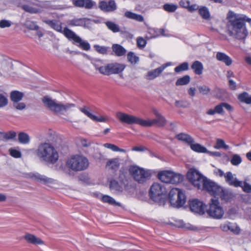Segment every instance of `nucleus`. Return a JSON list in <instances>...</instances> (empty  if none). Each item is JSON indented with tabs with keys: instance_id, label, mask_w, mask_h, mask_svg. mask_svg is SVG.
Returning a JSON list of instances; mask_svg holds the SVG:
<instances>
[{
	"instance_id": "1",
	"label": "nucleus",
	"mask_w": 251,
	"mask_h": 251,
	"mask_svg": "<svg viewBox=\"0 0 251 251\" xmlns=\"http://www.w3.org/2000/svg\"><path fill=\"white\" fill-rule=\"evenodd\" d=\"M187 177L195 187L198 189L206 190L215 197L222 191V187L220 186L207 179L195 168H190L188 170Z\"/></svg>"
},
{
	"instance_id": "2",
	"label": "nucleus",
	"mask_w": 251,
	"mask_h": 251,
	"mask_svg": "<svg viewBox=\"0 0 251 251\" xmlns=\"http://www.w3.org/2000/svg\"><path fill=\"white\" fill-rule=\"evenodd\" d=\"M243 14L229 11L226 15V27L230 36L241 40H245L248 31L244 23Z\"/></svg>"
},
{
	"instance_id": "3",
	"label": "nucleus",
	"mask_w": 251,
	"mask_h": 251,
	"mask_svg": "<svg viewBox=\"0 0 251 251\" xmlns=\"http://www.w3.org/2000/svg\"><path fill=\"white\" fill-rule=\"evenodd\" d=\"M43 22L56 31L63 33L69 41H72L73 44L79 48L85 51L90 50V44L87 41L82 39L75 32L67 27H65L64 29H62L61 23L60 21L45 20Z\"/></svg>"
},
{
	"instance_id": "4",
	"label": "nucleus",
	"mask_w": 251,
	"mask_h": 251,
	"mask_svg": "<svg viewBox=\"0 0 251 251\" xmlns=\"http://www.w3.org/2000/svg\"><path fill=\"white\" fill-rule=\"evenodd\" d=\"M35 152L40 161L50 164H55L59 157L57 150L53 145L50 143H40Z\"/></svg>"
},
{
	"instance_id": "5",
	"label": "nucleus",
	"mask_w": 251,
	"mask_h": 251,
	"mask_svg": "<svg viewBox=\"0 0 251 251\" xmlns=\"http://www.w3.org/2000/svg\"><path fill=\"white\" fill-rule=\"evenodd\" d=\"M92 64L100 74L105 75L120 74L126 68V65L123 63L112 62L105 64L102 60L100 59L93 60Z\"/></svg>"
},
{
	"instance_id": "6",
	"label": "nucleus",
	"mask_w": 251,
	"mask_h": 251,
	"mask_svg": "<svg viewBox=\"0 0 251 251\" xmlns=\"http://www.w3.org/2000/svg\"><path fill=\"white\" fill-rule=\"evenodd\" d=\"M42 101L46 107L55 113L64 114L73 110L75 107L74 103L58 102L55 100L48 96L44 97L42 99Z\"/></svg>"
},
{
	"instance_id": "7",
	"label": "nucleus",
	"mask_w": 251,
	"mask_h": 251,
	"mask_svg": "<svg viewBox=\"0 0 251 251\" xmlns=\"http://www.w3.org/2000/svg\"><path fill=\"white\" fill-rule=\"evenodd\" d=\"M66 166L74 172H81L88 168L89 161L86 157L82 155H73L66 160Z\"/></svg>"
},
{
	"instance_id": "8",
	"label": "nucleus",
	"mask_w": 251,
	"mask_h": 251,
	"mask_svg": "<svg viewBox=\"0 0 251 251\" xmlns=\"http://www.w3.org/2000/svg\"><path fill=\"white\" fill-rule=\"evenodd\" d=\"M169 198L171 205L174 207H180L186 202L185 194L177 188H173L171 190Z\"/></svg>"
},
{
	"instance_id": "9",
	"label": "nucleus",
	"mask_w": 251,
	"mask_h": 251,
	"mask_svg": "<svg viewBox=\"0 0 251 251\" xmlns=\"http://www.w3.org/2000/svg\"><path fill=\"white\" fill-rule=\"evenodd\" d=\"M129 174L134 179L140 183H143L151 176L150 171L140 168L137 166H131L129 168Z\"/></svg>"
},
{
	"instance_id": "10",
	"label": "nucleus",
	"mask_w": 251,
	"mask_h": 251,
	"mask_svg": "<svg viewBox=\"0 0 251 251\" xmlns=\"http://www.w3.org/2000/svg\"><path fill=\"white\" fill-rule=\"evenodd\" d=\"M158 177L162 182L166 183L177 184L183 180L182 175L170 171H163L159 173Z\"/></svg>"
},
{
	"instance_id": "11",
	"label": "nucleus",
	"mask_w": 251,
	"mask_h": 251,
	"mask_svg": "<svg viewBox=\"0 0 251 251\" xmlns=\"http://www.w3.org/2000/svg\"><path fill=\"white\" fill-rule=\"evenodd\" d=\"M206 212L210 217L215 219H220L224 215V210L219 201L214 199L211 200L209 207Z\"/></svg>"
},
{
	"instance_id": "12",
	"label": "nucleus",
	"mask_w": 251,
	"mask_h": 251,
	"mask_svg": "<svg viewBox=\"0 0 251 251\" xmlns=\"http://www.w3.org/2000/svg\"><path fill=\"white\" fill-rule=\"evenodd\" d=\"M117 118L123 124L128 125L137 124L143 126V119L122 112H117Z\"/></svg>"
},
{
	"instance_id": "13",
	"label": "nucleus",
	"mask_w": 251,
	"mask_h": 251,
	"mask_svg": "<svg viewBox=\"0 0 251 251\" xmlns=\"http://www.w3.org/2000/svg\"><path fill=\"white\" fill-rule=\"evenodd\" d=\"M153 113L155 116L156 118L150 120H143V126L149 127L154 125L158 126H164L166 123V120L156 109H153Z\"/></svg>"
},
{
	"instance_id": "14",
	"label": "nucleus",
	"mask_w": 251,
	"mask_h": 251,
	"mask_svg": "<svg viewBox=\"0 0 251 251\" xmlns=\"http://www.w3.org/2000/svg\"><path fill=\"white\" fill-rule=\"evenodd\" d=\"M166 193L167 191L164 186L158 183H154L150 188V196L154 201L159 200L160 197Z\"/></svg>"
},
{
	"instance_id": "15",
	"label": "nucleus",
	"mask_w": 251,
	"mask_h": 251,
	"mask_svg": "<svg viewBox=\"0 0 251 251\" xmlns=\"http://www.w3.org/2000/svg\"><path fill=\"white\" fill-rule=\"evenodd\" d=\"M16 3L19 7H21L25 11L30 13H37L39 9L33 8L32 5L38 4L37 0H16Z\"/></svg>"
},
{
	"instance_id": "16",
	"label": "nucleus",
	"mask_w": 251,
	"mask_h": 251,
	"mask_svg": "<svg viewBox=\"0 0 251 251\" xmlns=\"http://www.w3.org/2000/svg\"><path fill=\"white\" fill-rule=\"evenodd\" d=\"M189 207L191 211L200 215L204 214L205 205L201 201L194 199L189 201Z\"/></svg>"
},
{
	"instance_id": "17",
	"label": "nucleus",
	"mask_w": 251,
	"mask_h": 251,
	"mask_svg": "<svg viewBox=\"0 0 251 251\" xmlns=\"http://www.w3.org/2000/svg\"><path fill=\"white\" fill-rule=\"evenodd\" d=\"M110 191L115 194H121L126 188V184L123 180H116L113 179L109 184Z\"/></svg>"
},
{
	"instance_id": "18",
	"label": "nucleus",
	"mask_w": 251,
	"mask_h": 251,
	"mask_svg": "<svg viewBox=\"0 0 251 251\" xmlns=\"http://www.w3.org/2000/svg\"><path fill=\"white\" fill-rule=\"evenodd\" d=\"M230 112L233 110V107L231 105L226 102H221L217 105L214 109H210L207 112L206 114L209 115H213L215 114H223L224 113V108Z\"/></svg>"
},
{
	"instance_id": "19",
	"label": "nucleus",
	"mask_w": 251,
	"mask_h": 251,
	"mask_svg": "<svg viewBox=\"0 0 251 251\" xmlns=\"http://www.w3.org/2000/svg\"><path fill=\"white\" fill-rule=\"evenodd\" d=\"M29 176L32 179L46 185L53 184L54 182L53 179L38 173H30L29 174Z\"/></svg>"
},
{
	"instance_id": "20",
	"label": "nucleus",
	"mask_w": 251,
	"mask_h": 251,
	"mask_svg": "<svg viewBox=\"0 0 251 251\" xmlns=\"http://www.w3.org/2000/svg\"><path fill=\"white\" fill-rule=\"evenodd\" d=\"M100 8L104 12H110L116 10L117 7L114 0H110L108 2L101 1L99 5Z\"/></svg>"
},
{
	"instance_id": "21",
	"label": "nucleus",
	"mask_w": 251,
	"mask_h": 251,
	"mask_svg": "<svg viewBox=\"0 0 251 251\" xmlns=\"http://www.w3.org/2000/svg\"><path fill=\"white\" fill-rule=\"evenodd\" d=\"M231 172H227L225 174V178L226 182L229 185L235 187L240 186L241 181L239 180Z\"/></svg>"
},
{
	"instance_id": "22",
	"label": "nucleus",
	"mask_w": 251,
	"mask_h": 251,
	"mask_svg": "<svg viewBox=\"0 0 251 251\" xmlns=\"http://www.w3.org/2000/svg\"><path fill=\"white\" fill-rule=\"evenodd\" d=\"M73 4L76 7H85L90 9L93 7L95 2L92 0H73Z\"/></svg>"
},
{
	"instance_id": "23",
	"label": "nucleus",
	"mask_w": 251,
	"mask_h": 251,
	"mask_svg": "<svg viewBox=\"0 0 251 251\" xmlns=\"http://www.w3.org/2000/svg\"><path fill=\"white\" fill-rule=\"evenodd\" d=\"M25 239L28 243L33 245H43L44 241L40 238L37 237L34 235L27 234L24 236Z\"/></svg>"
},
{
	"instance_id": "24",
	"label": "nucleus",
	"mask_w": 251,
	"mask_h": 251,
	"mask_svg": "<svg viewBox=\"0 0 251 251\" xmlns=\"http://www.w3.org/2000/svg\"><path fill=\"white\" fill-rule=\"evenodd\" d=\"M176 138L179 141L185 142L190 146L192 143H195L194 139L190 135L185 133H180L176 135Z\"/></svg>"
},
{
	"instance_id": "25",
	"label": "nucleus",
	"mask_w": 251,
	"mask_h": 251,
	"mask_svg": "<svg viewBox=\"0 0 251 251\" xmlns=\"http://www.w3.org/2000/svg\"><path fill=\"white\" fill-rule=\"evenodd\" d=\"M162 73V70L160 67H158L148 72L144 77L146 79L151 80L154 79L156 77H158Z\"/></svg>"
},
{
	"instance_id": "26",
	"label": "nucleus",
	"mask_w": 251,
	"mask_h": 251,
	"mask_svg": "<svg viewBox=\"0 0 251 251\" xmlns=\"http://www.w3.org/2000/svg\"><path fill=\"white\" fill-rule=\"evenodd\" d=\"M216 57L218 61L224 62L226 66H230L232 63L231 58L225 53L218 52Z\"/></svg>"
},
{
	"instance_id": "27",
	"label": "nucleus",
	"mask_w": 251,
	"mask_h": 251,
	"mask_svg": "<svg viewBox=\"0 0 251 251\" xmlns=\"http://www.w3.org/2000/svg\"><path fill=\"white\" fill-rule=\"evenodd\" d=\"M217 197H220L222 201L227 202L233 198V194L229 190L223 189V188H222V191L220 192Z\"/></svg>"
},
{
	"instance_id": "28",
	"label": "nucleus",
	"mask_w": 251,
	"mask_h": 251,
	"mask_svg": "<svg viewBox=\"0 0 251 251\" xmlns=\"http://www.w3.org/2000/svg\"><path fill=\"white\" fill-rule=\"evenodd\" d=\"M112 49L114 54L118 57L125 55L126 52V50L122 46L118 44H113Z\"/></svg>"
},
{
	"instance_id": "29",
	"label": "nucleus",
	"mask_w": 251,
	"mask_h": 251,
	"mask_svg": "<svg viewBox=\"0 0 251 251\" xmlns=\"http://www.w3.org/2000/svg\"><path fill=\"white\" fill-rule=\"evenodd\" d=\"M124 16L129 19L134 20L138 22H143L144 17L141 15H139L130 11H126L124 14Z\"/></svg>"
},
{
	"instance_id": "30",
	"label": "nucleus",
	"mask_w": 251,
	"mask_h": 251,
	"mask_svg": "<svg viewBox=\"0 0 251 251\" xmlns=\"http://www.w3.org/2000/svg\"><path fill=\"white\" fill-rule=\"evenodd\" d=\"M191 69L193 70L196 74L200 75L202 74L203 66L200 61H195L192 64Z\"/></svg>"
},
{
	"instance_id": "31",
	"label": "nucleus",
	"mask_w": 251,
	"mask_h": 251,
	"mask_svg": "<svg viewBox=\"0 0 251 251\" xmlns=\"http://www.w3.org/2000/svg\"><path fill=\"white\" fill-rule=\"evenodd\" d=\"M23 93L18 91H13L10 93V99L13 102H19L24 97Z\"/></svg>"
},
{
	"instance_id": "32",
	"label": "nucleus",
	"mask_w": 251,
	"mask_h": 251,
	"mask_svg": "<svg viewBox=\"0 0 251 251\" xmlns=\"http://www.w3.org/2000/svg\"><path fill=\"white\" fill-rule=\"evenodd\" d=\"M106 167L109 169L116 171L120 167L119 159L115 158L107 162Z\"/></svg>"
},
{
	"instance_id": "33",
	"label": "nucleus",
	"mask_w": 251,
	"mask_h": 251,
	"mask_svg": "<svg viewBox=\"0 0 251 251\" xmlns=\"http://www.w3.org/2000/svg\"><path fill=\"white\" fill-rule=\"evenodd\" d=\"M107 28L113 33H117L120 31L119 25L112 21H106L105 22Z\"/></svg>"
},
{
	"instance_id": "34",
	"label": "nucleus",
	"mask_w": 251,
	"mask_h": 251,
	"mask_svg": "<svg viewBox=\"0 0 251 251\" xmlns=\"http://www.w3.org/2000/svg\"><path fill=\"white\" fill-rule=\"evenodd\" d=\"M190 148L192 151L197 152L206 153V152H208V150L205 147L198 143H192L190 146Z\"/></svg>"
},
{
	"instance_id": "35",
	"label": "nucleus",
	"mask_w": 251,
	"mask_h": 251,
	"mask_svg": "<svg viewBox=\"0 0 251 251\" xmlns=\"http://www.w3.org/2000/svg\"><path fill=\"white\" fill-rule=\"evenodd\" d=\"M18 141L22 144H27L30 142L29 135L25 132H20L18 134Z\"/></svg>"
},
{
	"instance_id": "36",
	"label": "nucleus",
	"mask_w": 251,
	"mask_h": 251,
	"mask_svg": "<svg viewBox=\"0 0 251 251\" xmlns=\"http://www.w3.org/2000/svg\"><path fill=\"white\" fill-rule=\"evenodd\" d=\"M239 100L248 104H251V96H250L247 92L240 94L238 97Z\"/></svg>"
},
{
	"instance_id": "37",
	"label": "nucleus",
	"mask_w": 251,
	"mask_h": 251,
	"mask_svg": "<svg viewBox=\"0 0 251 251\" xmlns=\"http://www.w3.org/2000/svg\"><path fill=\"white\" fill-rule=\"evenodd\" d=\"M101 200L103 202L108 203L109 204L118 206L120 205V203L116 202L112 197L108 195L103 196Z\"/></svg>"
},
{
	"instance_id": "38",
	"label": "nucleus",
	"mask_w": 251,
	"mask_h": 251,
	"mask_svg": "<svg viewBox=\"0 0 251 251\" xmlns=\"http://www.w3.org/2000/svg\"><path fill=\"white\" fill-rule=\"evenodd\" d=\"M214 147L216 149H224L225 150H227L229 148L228 145L226 144L223 139L219 138L216 139V144Z\"/></svg>"
},
{
	"instance_id": "39",
	"label": "nucleus",
	"mask_w": 251,
	"mask_h": 251,
	"mask_svg": "<svg viewBox=\"0 0 251 251\" xmlns=\"http://www.w3.org/2000/svg\"><path fill=\"white\" fill-rule=\"evenodd\" d=\"M16 135L17 133L15 131L10 130L7 132H3V133H2V138L3 139L7 141L14 139L16 138Z\"/></svg>"
},
{
	"instance_id": "40",
	"label": "nucleus",
	"mask_w": 251,
	"mask_h": 251,
	"mask_svg": "<svg viewBox=\"0 0 251 251\" xmlns=\"http://www.w3.org/2000/svg\"><path fill=\"white\" fill-rule=\"evenodd\" d=\"M190 81V77L188 75H184V76L178 78L176 82V86L185 85L188 84Z\"/></svg>"
},
{
	"instance_id": "41",
	"label": "nucleus",
	"mask_w": 251,
	"mask_h": 251,
	"mask_svg": "<svg viewBox=\"0 0 251 251\" xmlns=\"http://www.w3.org/2000/svg\"><path fill=\"white\" fill-rule=\"evenodd\" d=\"M103 146L107 149H110L113 151H119L121 152H126V151L123 149L119 148L118 146L110 143H105Z\"/></svg>"
},
{
	"instance_id": "42",
	"label": "nucleus",
	"mask_w": 251,
	"mask_h": 251,
	"mask_svg": "<svg viewBox=\"0 0 251 251\" xmlns=\"http://www.w3.org/2000/svg\"><path fill=\"white\" fill-rule=\"evenodd\" d=\"M94 48L99 53L105 55L107 54L108 50L109 49L108 47L101 46L98 45H94Z\"/></svg>"
},
{
	"instance_id": "43",
	"label": "nucleus",
	"mask_w": 251,
	"mask_h": 251,
	"mask_svg": "<svg viewBox=\"0 0 251 251\" xmlns=\"http://www.w3.org/2000/svg\"><path fill=\"white\" fill-rule=\"evenodd\" d=\"M128 61L132 64H135L139 61V58L135 55V53L132 51H130L127 55Z\"/></svg>"
},
{
	"instance_id": "44",
	"label": "nucleus",
	"mask_w": 251,
	"mask_h": 251,
	"mask_svg": "<svg viewBox=\"0 0 251 251\" xmlns=\"http://www.w3.org/2000/svg\"><path fill=\"white\" fill-rule=\"evenodd\" d=\"M199 14L202 18L207 20L210 18V13L208 8L205 6H202L199 8Z\"/></svg>"
},
{
	"instance_id": "45",
	"label": "nucleus",
	"mask_w": 251,
	"mask_h": 251,
	"mask_svg": "<svg viewBox=\"0 0 251 251\" xmlns=\"http://www.w3.org/2000/svg\"><path fill=\"white\" fill-rule=\"evenodd\" d=\"M189 68V64L188 62H183L175 68L176 73H179L180 72L187 71Z\"/></svg>"
},
{
	"instance_id": "46",
	"label": "nucleus",
	"mask_w": 251,
	"mask_h": 251,
	"mask_svg": "<svg viewBox=\"0 0 251 251\" xmlns=\"http://www.w3.org/2000/svg\"><path fill=\"white\" fill-rule=\"evenodd\" d=\"M240 186L239 187H241L242 190L247 193H251V185L248 183L246 181H241Z\"/></svg>"
},
{
	"instance_id": "47",
	"label": "nucleus",
	"mask_w": 251,
	"mask_h": 251,
	"mask_svg": "<svg viewBox=\"0 0 251 251\" xmlns=\"http://www.w3.org/2000/svg\"><path fill=\"white\" fill-rule=\"evenodd\" d=\"M242 159L238 154H233L231 158L230 163L234 166H237L242 162Z\"/></svg>"
},
{
	"instance_id": "48",
	"label": "nucleus",
	"mask_w": 251,
	"mask_h": 251,
	"mask_svg": "<svg viewBox=\"0 0 251 251\" xmlns=\"http://www.w3.org/2000/svg\"><path fill=\"white\" fill-rule=\"evenodd\" d=\"M24 25L25 27L30 30H37L38 28V26L36 25L35 23L29 20H27L25 21L24 24Z\"/></svg>"
},
{
	"instance_id": "49",
	"label": "nucleus",
	"mask_w": 251,
	"mask_h": 251,
	"mask_svg": "<svg viewBox=\"0 0 251 251\" xmlns=\"http://www.w3.org/2000/svg\"><path fill=\"white\" fill-rule=\"evenodd\" d=\"M177 8L176 5L174 4L166 3L163 5V9L168 12H174Z\"/></svg>"
},
{
	"instance_id": "50",
	"label": "nucleus",
	"mask_w": 251,
	"mask_h": 251,
	"mask_svg": "<svg viewBox=\"0 0 251 251\" xmlns=\"http://www.w3.org/2000/svg\"><path fill=\"white\" fill-rule=\"evenodd\" d=\"M10 155L16 158H20L22 156V153L20 151L11 148L9 150Z\"/></svg>"
},
{
	"instance_id": "51",
	"label": "nucleus",
	"mask_w": 251,
	"mask_h": 251,
	"mask_svg": "<svg viewBox=\"0 0 251 251\" xmlns=\"http://www.w3.org/2000/svg\"><path fill=\"white\" fill-rule=\"evenodd\" d=\"M70 25L73 26H82L84 24V20L83 19L72 20Z\"/></svg>"
},
{
	"instance_id": "52",
	"label": "nucleus",
	"mask_w": 251,
	"mask_h": 251,
	"mask_svg": "<svg viewBox=\"0 0 251 251\" xmlns=\"http://www.w3.org/2000/svg\"><path fill=\"white\" fill-rule=\"evenodd\" d=\"M189 104L184 100H176L175 106L178 108H187L188 107Z\"/></svg>"
},
{
	"instance_id": "53",
	"label": "nucleus",
	"mask_w": 251,
	"mask_h": 251,
	"mask_svg": "<svg viewBox=\"0 0 251 251\" xmlns=\"http://www.w3.org/2000/svg\"><path fill=\"white\" fill-rule=\"evenodd\" d=\"M229 230L231 231L234 234H238L240 231V228L235 224L229 223Z\"/></svg>"
},
{
	"instance_id": "54",
	"label": "nucleus",
	"mask_w": 251,
	"mask_h": 251,
	"mask_svg": "<svg viewBox=\"0 0 251 251\" xmlns=\"http://www.w3.org/2000/svg\"><path fill=\"white\" fill-rule=\"evenodd\" d=\"M7 104V98L4 95L0 94V108L5 107Z\"/></svg>"
},
{
	"instance_id": "55",
	"label": "nucleus",
	"mask_w": 251,
	"mask_h": 251,
	"mask_svg": "<svg viewBox=\"0 0 251 251\" xmlns=\"http://www.w3.org/2000/svg\"><path fill=\"white\" fill-rule=\"evenodd\" d=\"M12 25V22L10 21L2 20L0 21V27L4 28L9 27Z\"/></svg>"
},
{
	"instance_id": "56",
	"label": "nucleus",
	"mask_w": 251,
	"mask_h": 251,
	"mask_svg": "<svg viewBox=\"0 0 251 251\" xmlns=\"http://www.w3.org/2000/svg\"><path fill=\"white\" fill-rule=\"evenodd\" d=\"M198 89L200 92L203 95H207L210 91V89L206 85L199 86Z\"/></svg>"
},
{
	"instance_id": "57",
	"label": "nucleus",
	"mask_w": 251,
	"mask_h": 251,
	"mask_svg": "<svg viewBox=\"0 0 251 251\" xmlns=\"http://www.w3.org/2000/svg\"><path fill=\"white\" fill-rule=\"evenodd\" d=\"M137 44L138 47L143 48L145 47L147 42L144 38L139 37L137 38Z\"/></svg>"
},
{
	"instance_id": "58",
	"label": "nucleus",
	"mask_w": 251,
	"mask_h": 251,
	"mask_svg": "<svg viewBox=\"0 0 251 251\" xmlns=\"http://www.w3.org/2000/svg\"><path fill=\"white\" fill-rule=\"evenodd\" d=\"M13 106L18 110H22L25 107V104L24 102H15L13 103Z\"/></svg>"
},
{
	"instance_id": "59",
	"label": "nucleus",
	"mask_w": 251,
	"mask_h": 251,
	"mask_svg": "<svg viewBox=\"0 0 251 251\" xmlns=\"http://www.w3.org/2000/svg\"><path fill=\"white\" fill-rule=\"evenodd\" d=\"M80 110L90 119L92 118L93 114L89 111L87 108L86 107L80 108Z\"/></svg>"
},
{
	"instance_id": "60",
	"label": "nucleus",
	"mask_w": 251,
	"mask_h": 251,
	"mask_svg": "<svg viewBox=\"0 0 251 251\" xmlns=\"http://www.w3.org/2000/svg\"><path fill=\"white\" fill-rule=\"evenodd\" d=\"M229 222H226L224 223H222L220 225V228L224 231H227L229 230Z\"/></svg>"
},
{
	"instance_id": "61",
	"label": "nucleus",
	"mask_w": 251,
	"mask_h": 251,
	"mask_svg": "<svg viewBox=\"0 0 251 251\" xmlns=\"http://www.w3.org/2000/svg\"><path fill=\"white\" fill-rule=\"evenodd\" d=\"M190 2L189 0H181L179 2V5L180 6L187 9Z\"/></svg>"
},
{
	"instance_id": "62",
	"label": "nucleus",
	"mask_w": 251,
	"mask_h": 251,
	"mask_svg": "<svg viewBox=\"0 0 251 251\" xmlns=\"http://www.w3.org/2000/svg\"><path fill=\"white\" fill-rule=\"evenodd\" d=\"M80 143L81 145L84 147H88L91 146V143L88 141L87 139L84 138L80 139Z\"/></svg>"
},
{
	"instance_id": "63",
	"label": "nucleus",
	"mask_w": 251,
	"mask_h": 251,
	"mask_svg": "<svg viewBox=\"0 0 251 251\" xmlns=\"http://www.w3.org/2000/svg\"><path fill=\"white\" fill-rule=\"evenodd\" d=\"M91 119L93 121H96V122H105V119L103 117H102L101 116L97 117L94 115H93V116Z\"/></svg>"
},
{
	"instance_id": "64",
	"label": "nucleus",
	"mask_w": 251,
	"mask_h": 251,
	"mask_svg": "<svg viewBox=\"0 0 251 251\" xmlns=\"http://www.w3.org/2000/svg\"><path fill=\"white\" fill-rule=\"evenodd\" d=\"M199 5H198L196 4H194L191 5H190V4H189L187 10L191 12H194V11L197 10L199 9Z\"/></svg>"
}]
</instances>
